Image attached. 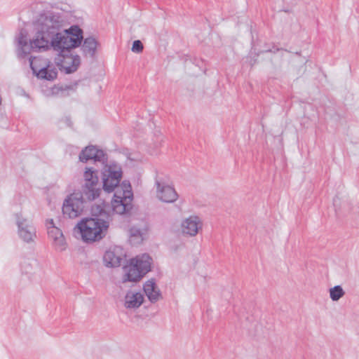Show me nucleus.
<instances>
[{
  "label": "nucleus",
  "instance_id": "10",
  "mask_svg": "<svg viewBox=\"0 0 359 359\" xmlns=\"http://www.w3.org/2000/svg\"><path fill=\"white\" fill-rule=\"evenodd\" d=\"M48 233L54 246L60 250L65 249V239L61 230L56 227L53 220L51 219L47 221Z\"/></svg>",
  "mask_w": 359,
  "mask_h": 359
},
{
  "label": "nucleus",
  "instance_id": "12",
  "mask_svg": "<svg viewBox=\"0 0 359 359\" xmlns=\"http://www.w3.org/2000/svg\"><path fill=\"white\" fill-rule=\"evenodd\" d=\"M157 185V197L165 203H172L175 201L178 195L175 189L169 185L162 184L159 182Z\"/></svg>",
  "mask_w": 359,
  "mask_h": 359
},
{
  "label": "nucleus",
  "instance_id": "18",
  "mask_svg": "<svg viewBox=\"0 0 359 359\" xmlns=\"http://www.w3.org/2000/svg\"><path fill=\"white\" fill-rule=\"evenodd\" d=\"M22 225V224H19L20 236L24 241L27 242L32 241L34 236L33 231H32L31 229H27L26 228H24Z\"/></svg>",
  "mask_w": 359,
  "mask_h": 359
},
{
  "label": "nucleus",
  "instance_id": "2",
  "mask_svg": "<svg viewBox=\"0 0 359 359\" xmlns=\"http://www.w3.org/2000/svg\"><path fill=\"white\" fill-rule=\"evenodd\" d=\"M109 224L98 217L82 219L76 225L83 241L88 243L98 241L107 234Z\"/></svg>",
  "mask_w": 359,
  "mask_h": 359
},
{
  "label": "nucleus",
  "instance_id": "19",
  "mask_svg": "<svg viewBox=\"0 0 359 359\" xmlns=\"http://www.w3.org/2000/svg\"><path fill=\"white\" fill-rule=\"evenodd\" d=\"M330 297L333 301L339 299L344 294L343 289L337 285L330 289Z\"/></svg>",
  "mask_w": 359,
  "mask_h": 359
},
{
  "label": "nucleus",
  "instance_id": "6",
  "mask_svg": "<svg viewBox=\"0 0 359 359\" xmlns=\"http://www.w3.org/2000/svg\"><path fill=\"white\" fill-rule=\"evenodd\" d=\"M123 172L121 168L116 164L107 165L102 172V187L103 189L111 193L118 187V186L122 178Z\"/></svg>",
  "mask_w": 359,
  "mask_h": 359
},
{
  "label": "nucleus",
  "instance_id": "9",
  "mask_svg": "<svg viewBox=\"0 0 359 359\" xmlns=\"http://www.w3.org/2000/svg\"><path fill=\"white\" fill-rule=\"evenodd\" d=\"M83 177L85 180V198L88 201H91L97 198L100 194L97 172L91 168H87L84 172Z\"/></svg>",
  "mask_w": 359,
  "mask_h": 359
},
{
  "label": "nucleus",
  "instance_id": "21",
  "mask_svg": "<svg viewBox=\"0 0 359 359\" xmlns=\"http://www.w3.org/2000/svg\"><path fill=\"white\" fill-rule=\"evenodd\" d=\"M136 236H139L141 239V241L142 240V233L139 231H137V233H133L131 232V237H136Z\"/></svg>",
  "mask_w": 359,
  "mask_h": 359
},
{
  "label": "nucleus",
  "instance_id": "3",
  "mask_svg": "<svg viewBox=\"0 0 359 359\" xmlns=\"http://www.w3.org/2000/svg\"><path fill=\"white\" fill-rule=\"evenodd\" d=\"M151 259L146 254L137 256L123 266V282H137L151 269Z\"/></svg>",
  "mask_w": 359,
  "mask_h": 359
},
{
  "label": "nucleus",
  "instance_id": "8",
  "mask_svg": "<svg viewBox=\"0 0 359 359\" xmlns=\"http://www.w3.org/2000/svg\"><path fill=\"white\" fill-rule=\"evenodd\" d=\"M72 48L57 50L60 53L57 59L56 63L60 70L64 71L66 74H71L77 70L81 65V58L78 55H72L70 53Z\"/></svg>",
  "mask_w": 359,
  "mask_h": 359
},
{
  "label": "nucleus",
  "instance_id": "20",
  "mask_svg": "<svg viewBox=\"0 0 359 359\" xmlns=\"http://www.w3.org/2000/svg\"><path fill=\"white\" fill-rule=\"evenodd\" d=\"M143 44L140 40H136L133 42L132 46V51L135 53H141L143 50Z\"/></svg>",
  "mask_w": 359,
  "mask_h": 359
},
{
  "label": "nucleus",
  "instance_id": "1",
  "mask_svg": "<svg viewBox=\"0 0 359 359\" xmlns=\"http://www.w3.org/2000/svg\"><path fill=\"white\" fill-rule=\"evenodd\" d=\"M36 34L28 42L27 33L21 29L16 36L17 55L25 58L32 51L74 48L81 46L83 41V30L78 26L65 28V19L60 13L46 11L41 13L34 25Z\"/></svg>",
  "mask_w": 359,
  "mask_h": 359
},
{
  "label": "nucleus",
  "instance_id": "14",
  "mask_svg": "<svg viewBox=\"0 0 359 359\" xmlns=\"http://www.w3.org/2000/svg\"><path fill=\"white\" fill-rule=\"evenodd\" d=\"M97 46V41L92 36L87 37L83 40L81 46L83 54L86 57H93L95 55Z\"/></svg>",
  "mask_w": 359,
  "mask_h": 359
},
{
  "label": "nucleus",
  "instance_id": "4",
  "mask_svg": "<svg viewBox=\"0 0 359 359\" xmlns=\"http://www.w3.org/2000/svg\"><path fill=\"white\" fill-rule=\"evenodd\" d=\"M133 193L131 184L128 181H123L116 189L111 201V207L114 212L124 214L132 207Z\"/></svg>",
  "mask_w": 359,
  "mask_h": 359
},
{
  "label": "nucleus",
  "instance_id": "7",
  "mask_svg": "<svg viewBox=\"0 0 359 359\" xmlns=\"http://www.w3.org/2000/svg\"><path fill=\"white\" fill-rule=\"evenodd\" d=\"M85 196L81 193H74L71 194L65 201L62 206L63 215L69 218H76L79 217L83 212L84 205Z\"/></svg>",
  "mask_w": 359,
  "mask_h": 359
},
{
  "label": "nucleus",
  "instance_id": "13",
  "mask_svg": "<svg viewBox=\"0 0 359 359\" xmlns=\"http://www.w3.org/2000/svg\"><path fill=\"white\" fill-rule=\"evenodd\" d=\"M103 157V151L93 146L86 147L79 155V159L82 162H87L89 160L100 161Z\"/></svg>",
  "mask_w": 359,
  "mask_h": 359
},
{
  "label": "nucleus",
  "instance_id": "11",
  "mask_svg": "<svg viewBox=\"0 0 359 359\" xmlns=\"http://www.w3.org/2000/svg\"><path fill=\"white\" fill-rule=\"evenodd\" d=\"M202 225L199 217L190 216L182 222L181 230L183 234L194 236L201 229Z\"/></svg>",
  "mask_w": 359,
  "mask_h": 359
},
{
  "label": "nucleus",
  "instance_id": "15",
  "mask_svg": "<svg viewBox=\"0 0 359 359\" xmlns=\"http://www.w3.org/2000/svg\"><path fill=\"white\" fill-rule=\"evenodd\" d=\"M144 297L140 292H129L125 297V306L126 308H137L143 302Z\"/></svg>",
  "mask_w": 359,
  "mask_h": 359
},
{
  "label": "nucleus",
  "instance_id": "17",
  "mask_svg": "<svg viewBox=\"0 0 359 359\" xmlns=\"http://www.w3.org/2000/svg\"><path fill=\"white\" fill-rule=\"evenodd\" d=\"M104 263L108 267H117L121 265V257L113 251H107L104 255Z\"/></svg>",
  "mask_w": 359,
  "mask_h": 359
},
{
  "label": "nucleus",
  "instance_id": "5",
  "mask_svg": "<svg viewBox=\"0 0 359 359\" xmlns=\"http://www.w3.org/2000/svg\"><path fill=\"white\" fill-rule=\"evenodd\" d=\"M29 62L33 74L39 79L53 81L57 76V69L54 63L48 58L31 57Z\"/></svg>",
  "mask_w": 359,
  "mask_h": 359
},
{
  "label": "nucleus",
  "instance_id": "16",
  "mask_svg": "<svg viewBox=\"0 0 359 359\" xmlns=\"http://www.w3.org/2000/svg\"><path fill=\"white\" fill-rule=\"evenodd\" d=\"M144 291L151 302L158 300L161 297L159 290L153 280H149L144 283Z\"/></svg>",
  "mask_w": 359,
  "mask_h": 359
}]
</instances>
